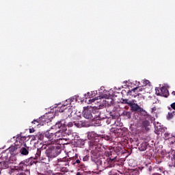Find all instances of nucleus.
Masks as SVG:
<instances>
[{
	"instance_id": "obj_14",
	"label": "nucleus",
	"mask_w": 175,
	"mask_h": 175,
	"mask_svg": "<svg viewBox=\"0 0 175 175\" xmlns=\"http://www.w3.org/2000/svg\"><path fill=\"white\" fill-rule=\"evenodd\" d=\"M44 124H46V119L42 117L38 119L33 120L31 122V124H32V126H33V128L36 126H39V125H44Z\"/></svg>"
},
{
	"instance_id": "obj_5",
	"label": "nucleus",
	"mask_w": 175,
	"mask_h": 175,
	"mask_svg": "<svg viewBox=\"0 0 175 175\" xmlns=\"http://www.w3.org/2000/svg\"><path fill=\"white\" fill-rule=\"evenodd\" d=\"M54 145L55 144H48V146H50L48 147L45 152L46 155L51 158H55L58 156V153L57 152V146Z\"/></svg>"
},
{
	"instance_id": "obj_3",
	"label": "nucleus",
	"mask_w": 175,
	"mask_h": 175,
	"mask_svg": "<svg viewBox=\"0 0 175 175\" xmlns=\"http://www.w3.org/2000/svg\"><path fill=\"white\" fill-rule=\"evenodd\" d=\"M62 132H64L62 130H59L55 133L46 131L44 136L48 139L47 144H55V146L59 144L62 140Z\"/></svg>"
},
{
	"instance_id": "obj_45",
	"label": "nucleus",
	"mask_w": 175,
	"mask_h": 175,
	"mask_svg": "<svg viewBox=\"0 0 175 175\" xmlns=\"http://www.w3.org/2000/svg\"><path fill=\"white\" fill-rule=\"evenodd\" d=\"M157 111V107H154L152 108V111Z\"/></svg>"
},
{
	"instance_id": "obj_50",
	"label": "nucleus",
	"mask_w": 175,
	"mask_h": 175,
	"mask_svg": "<svg viewBox=\"0 0 175 175\" xmlns=\"http://www.w3.org/2000/svg\"><path fill=\"white\" fill-rule=\"evenodd\" d=\"M159 170H162V168H159Z\"/></svg>"
},
{
	"instance_id": "obj_11",
	"label": "nucleus",
	"mask_w": 175,
	"mask_h": 175,
	"mask_svg": "<svg viewBox=\"0 0 175 175\" xmlns=\"http://www.w3.org/2000/svg\"><path fill=\"white\" fill-rule=\"evenodd\" d=\"M72 110V107L66 109L64 112L62 113V121H65V120H68L69 117H72V113H73Z\"/></svg>"
},
{
	"instance_id": "obj_39",
	"label": "nucleus",
	"mask_w": 175,
	"mask_h": 175,
	"mask_svg": "<svg viewBox=\"0 0 175 175\" xmlns=\"http://www.w3.org/2000/svg\"><path fill=\"white\" fill-rule=\"evenodd\" d=\"M89 159H90V156H88V155H86V156L83 157V162H87L89 161Z\"/></svg>"
},
{
	"instance_id": "obj_27",
	"label": "nucleus",
	"mask_w": 175,
	"mask_h": 175,
	"mask_svg": "<svg viewBox=\"0 0 175 175\" xmlns=\"http://www.w3.org/2000/svg\"><path fill=\"white\" fill-rule=\"evenodd\" d=\"M139 150L140 151H146L147 150V144L146 142L141 144Z\"/></svg>"
},
{
	"instance_id": "obj_36",
	"label": "nucleus",
	"mask_w": 175,
	"mask_h": 175,
	"mask_svg": "<svg viewBox=\"0 0 175 175\" xmlns=\"http://www.w3.org/2000/svg\"><path fill=\"white\" fill-rule=\"evenodd\" d=\"M142 86L146 87V85H148L150 84V81L146 79L142 81Z\"/></svg>"
},
{
	"instance_id": "obj_12",
	"label": "nucleus",
	"mask_w": 175,
	"mask_h": 175,
	"mask_svg": "<svg viewBox=\"0 0 175 175\" xmlns=\"http://www.w3.org/2000/svg\"><path fill=\"white\" fill-rule=\"evenodd\" d=\"M8 151L10 154H11L13 157H15V155H18V154H20V146H12L8 148Z\"/></svg>"
},
{
	"instance_id": "obj_25",
	"label": "nucleus",
	"mask_w": 175,
	"mask_h": 175,
	"mask_svg": "<svg viewBox=\"0 0 175 175\" xmlns=\"http://www.w3.org/2000/svg\"><path fill=\"white\" fill-rule=\"evenodd\" d=\"M133 101V100H131L126 99V98H121V100H120V103L122 105H129V106H131Z\"/></svg>"
},
{
	"instance_id": "obj_37",
	"label": "nucleus",
	"mask_w": 175,
	"mask_h": 175,
	"mask_svg": "<svg viewBox=\"0 0 175 175\" xmlns=\"http://www.w3.org/2000/svg\"><path fill=\"white\" fill-rule=\"evenodd\" d=\"M170 137V133H164V139L165 140H169Z\"/></svg>"
},
{
	"instance_id": "obj_47",
	"label": "nucleus",
	"mask_w": 175,
	"mask_h": 175,
	"mask_svg": "<svg viewBox=\"0 0 175 175\" xmlns=\"http://www.w3.org/2000/svg\"><path fill=\"white\" fill-rule=\"evenodd\" d=\"M114 102V100H113V99H111V101H110V105H113V103Z\"/></svg>"
},
{
	"instance_id": "obj_22",
	"label": "nucleus",
	"mask_w": 175,
	"mask_h": 175,
	"mask_svg": "<svg viewBox=\"0 0 175 175\" xmlns=\"http://www.w3.org/2000/svg\"><path fill=\"white\" fill-rule=\"evenodd\" d=\"M142 128H144L146 131H150V128H148V126H150V121L147 120H142Z\"/></svg>"
},
{
	"instance_id": "obj_1",
	"label": "nucleus",
	"mask_w": 175,
	"mask_h": 175,
	"mask_svg": "<svg viewBox=\"0 0 175 175\" xmlns=\"http://www.w3.org/2000/svg\"><path fill=\"white\" fill-rule=\"evenodd\" d=\"M104 155L107 157V159L104 162L102 159L97 160V165L104 167H111V163H114L117 159V152L114 150L108 149L105 151Z\"/></svg>"
},
{
	"instance_id": "obj_23",
	"label": "nucleus",
	"mask_w": 175,
	"mask_h": 175,
	"mask_svg": "<svg viewBox=\"0 0 175 175\" xmlns=\"http://www.w3.org/2000/svg\"><path fill=\"white\" fill-rule=\"evenodd\" d=\"M168 110H170V112H168L167 118V120H172V118H173V117L175 116V111L170 107H168Z\"/></svg>"
},
{
	"instance_id": "obj_9",
	"label": "nucleus",
	"mask_w": 175,
	"mask_h": 175,
	"mask_svg": "<svg viewBox=\"0 0 175 175\" xmlns=\"http://www.w3.org/2000/svg\"><path fill=\"white\" fill-rule=\"evenodd\" d=\"M102 107H103V106L102 105L92 107V113L93 116V118H102V115H100V112L99 111V110H100Z\"/></svg>"
},
{
	"instance_id": "obj_18",
	"label": "nucleus",
	"mask_w": 175,
	"mask_h": 175,
	"mask_svg": "<svg viewBox=\"0 0 175 175\" xmlns=\"http://www.w3.org/2000/svg\"><path fill=\"white\" fill-rule=\"evenodd\" d=\"M20 154L22 155H28L29 154V147H27V144H23V147H20Z\"/></svg>"
},
{
	"instance_id": "obj_42",
	"label": "nucleus",
	"mask_w": 175,
	"mask_h": 175,
	"mask_svg": "<svg viewBox=\"0 0 175 175\" xmlns=\"http://www.w3.org/2000/svg\"><path fill=\"white\" fill-rule=\"evenodd\" d=\"M35 127H32L31 129H29V133H33L35 132Z\"/></svg>"
},
{
	"instance_id": "obj_16",
	"label": "nucleus",
	"mask_w": 175,
	"mask_h": 175,
	"mask_svg": "<svg viewBox=\"0 0 175 175\" xmlns=\"http://www.w3.org/2000/svg\"><path fill=\"white\" fill-rule=\"evenodd\" d=\"M55 128H57L58 129H60V131H66V122H64V120H62L60 122H57L55 125Z\"/></svg>"
},
{
	"instance_id": "obj_26",
	"label": "nucleus",
	"mask_w": 175,
	"mask_h": 175,
	"mask_svg": "<svg viewBox=\"0 0 175 175\" xmlns=\"http://www.w3.org/2000/svg\"><path fill=\"white\" fill-rule=\"evenodd\" d=\"M16 140H17V142H18V140H19V143H21V146H23V144H25L24 141L25 140V137L21 136V135H17Z\"/></svg>"
},
{
	"instance_id": "obj_35",
	"label": "nucleus",
	"mask_w": 175,
	"mask_h": 175,
	"mask_svg": "<svg viewBox=\"0 0 175 175\" xmlns=\"http://www.w3.org/2000/svg\"><path fill=\"white\" fill-rule=\"evenodd\" d=\"M66 109H68V108H66L65 105H62V107L59 108L58 111L59 113H64Z\"/></svg>"
},
{
	"instance_id": "obj_38",
	"label": "nucleus",
	"mask_w": 175,
	"mask_h": 175,
	"mask_svg": "<svg viewBox=\"0 0 175 175\" xmlns=\"http://www.w3.org/2000/svg\"><path fill=\"white\" fill-rule=\"evenodd\" d=\"M75 100H76V98L72 97V98L67 99L66 102H68L70 105V103H72V102H74Z\"/></svg>"
},
{
	"instance_id": "obj_31",
	"label": "nucleus",
	"mask_w": 175,
	"mask_h": 175,
	"mask_svg": "<svg viewBox=\"0 0 175 175\" xmlns=\"http://www.w3.org/2000/svg\"><path fill=\"white\" fill-rule=\"evenodd\" d=\"M85 96H86V98H94V96H95V92H88Z\"/></svg>"
},
{
	"instance_id": "obj_4",
	"label": "nucleus",
	"mask_w": 175,
	"mask_h": 175,
	"mask_svg": "<svg viewBox=\"0 0 175 175\" xmlns=\"http://www.w3.org/2000/svg\"><path fill=\"white\" fill-rule=\"evenodd\" d=\"M46 150V146H42V148L35 149L33 150L34 154H35V159H39V161H41L42 163H49L50 162V157H49L47 154L43 155L42 154V152Z\"/></svg>"
},
{
	"instance_id": "obj_2",
	"label": "nucleus",
	"mask_w": 175,
	"mask_h": 175,
	"mask_svg": "<svg viewBox=\"0 0 175 175\" xmlns=\"http://www.w3.org/2000/svg\"><path fill=\"white\" fill-rule=\"evenodd\" d=\"M106 148H107V146H105L102 144H100L99 142H92L90 144V150H91L92 154V159L96 162V160L100 155L106 151Z\"/></svg>"
},
{
	"instance_id": "obj_20",
	"label": "nucleus",
	"mask_w": 175,
	"mask_h": 175,
	"mask_svg": "<svg viewBox=\"0 0 175 175\" xmlns=\"http://www.w3.org/2000/svg\"><path fill=\"white\" fill-rule=\"evenodd\" d=\"M11 173H14L15 175H27L28 172L20 169H12Z\"/></svg>"
},
{
	"instance_id": "obj_19",
	"label": "nucleus",
	"mask_w": 175,
	"mask_h": 175,
	"mask_svg": "<svg viewBox=\"0 0 175 175\" xmlns=\"http://www.w3.org/2000/svg\"><path fill=\"white\" fill-rule=\"evenodd\" d=\"M34 159H36L35 158V157H31L29 159H27L25 161H23V165L25 166H32V165H33V163H36V162L34 161Z\"/></svg>"
},
{
	"instance_id": "obj_7",
	"label": "nucleus",
	"mask_w": 175,
	"mask_h": 175,
	"mask_svg": "<svg viewBox=\"0 0 175 175\" xmlns=\"http://www.w3.org/2000/svg\"><path fill=\"white\" fill-rule=\"evenodd\" d=\"M83 111L82 112L83 116L87 120L94 118V115H92V107L88 106L87 107H83Z\"/></svg>"
},
{
	"instance_id": "obj_48",
	"label": "nucleus",
	"mask_w": 175,
	"mask_h": 175,
	"mask_svg": "<svg viewBox=\"0 0 175 175\" xmlns=\"http://www.w3.org/2000/svg\"><path fill=\"white\" fill-rule=\"evenodd\" d=\"M81 146H84V141L82 142Z\"/></svg>"
},
{
	"instance_id": "obj_49",
	"label": "nucleus",
	"mask_w": 175,
	"mask_h": 175,
	"mask_svg": "<svg viewBox=\"0 0 175 175\" xmlns=\"http://www.w3.org/2000/svg\"><path fill=\"white\" fill-rule=\"evenodd\" d=\"M172 94L175 95V92H172Z\"/></svg>"
},
{
	"instance_id": "obj_34",
	"label": "nucleus",
	"mask_w": 175,
	"mask_h": 175,
	"mask_svg": "<svg viewBox=\"0 0 175 175\" xmlns=\"http://www.w3.org/2000/svg\"><path fill=\"white\" fill-rule=\"evenodd\" d=\"M36 139H38V140L44 141V137L42 134L38 133L36 135Z\"/></svg>"
},
{
	"instance_id": "obj_32",
	"label": "nucleus",
	"mask_w": 175,
	"mask_h": 175,
	"mask_svg": "<svg viewBox=\"0 0 175 175\" xmlns=\"http://www.w3.org/2000/svg\"><path fill=\"white\" fill-rule=\"evenodd\" d=\"M131 114H132V113H131V112L126 111H124L122 113V116H124V117H126V118H129V119L131 118Z\"/></svg>"
},
{
	"instance_id": "obj_28",
	"label": "nucleus",
	"mask_w": 175,
	"mask_h": 175,
	"mask_svg": "<svg viewBox=\"0 0 175 175\" xmlns=\"http://www.w3.org/2000/svg\"><path fill=\"white\" fill-rule=\"evenodd\" d=\"M1 163V169H8L9 167V162L8 161H2Z\"/></svg>"
},
{
	"instance_id": "obj_10",
	"label": "nucleus",
	"mask_w": 175,
	"mask_h": 175,
	"mask_svg": "<svg viewBox=\"0 0 175 175\" xmlns=\"http://www.w3.org/2000/svg\"><path fill=\"white\" fill-rule=\"evenodd\" d=\"M156 94L159 96H164V98H167L169 96V90L165 87L159 88L156 89Z\"/></svg>"
},
{
	"instance_id": "obj_15",
	"label": "nucleus",
	"mask_w": 175,
	"mask_h": 175,
	"mask_svg": "<svg viewBox=\"0 0 175 175\" xmlns=\"http://www.w3.org/2000/svg\"><path fill=\"white\" fill-rule=\"evenodd\" d=\"M130 107L131 111H136L137 113H139V111H142V110H143V108L139 106V105H137V103H135V100H133V102L130 105Z\"/></svg>"
},
{
	"instance_id": "obj_8",
	"label": "nucleus",
	"mask_w": 175,
	"mask_h": 175,
	"mask_svg": "<svg viewBox=\"0 0 175 175\" xmlns=\"http://www.w3.org/2000/svg\"><path fill=\"white\" fill-rule=\"evenodd\" d=\"M143 90L144 89L140 87L134 88L131 90H129L127 94L130 95L131 96H133V98H136V96H139V95H142L140 92H142Z\"/></svg>"
},
{
	"instance_id": "obj_41",
	"label": "nucleus",
	"mask_w": 175,
	"mask_h": 175,
	"mask_svg": "<svg viewBox=\"0 0 175 175\" xmlns=\"http://www.w3.org/2000/svg\"><path fill=\"white\" fill-rule=\"evenodd\" d=\"M170 106H171L170 109H172V110L175 111V103H172L170 105Z\"/></svg>"
},
{
	"instance_id": "obj_44",
	"label": "nucleus",
	"mask_w": 175,
	"mask_h": 175,
	"mask_svg": "<svg viewBox=\"0 0 175 175\" xmlns=\"http://www.w3.org/2000/svg\"><path fill=\"white\" fill-rule=\"evenodd\" d=\"M172 167H175V159L172 160V164L171 165Z\"/></svg>"
},
{
	"instance_id": "obj_40",
	"label": "nucleus",
	"mask_w": 175,
	"mask_h": 175,
	"mask_svg": "<svg viewBox=\"0 0 175 175\" xmlns=\"http://www.w3.org/2000/svg\"><path fill=\"white\" fill-rule=\"evenodd\" d=\"M66 126H68V128H72L73 126V122H70L68 123L66 122Z\"/></svg>"
},
{
	"instance_id": "obj_30",
	"label": "nucleus",
	"mask_w": 175,
	"mask_h": 175,
	"mask_svg": "<svg viewBox=\"0 0 175 175\" xmlns=\"http://www.w3.org/2000/svg\"><path fill=\"white\" fill-rule=\"evenodd\" d=\"M74 162L72 163V165H77V166H79V165H80V163H81V161H80V159H77V157H74Z\"/></svg>"
},
{
	"instance_id": "obj_24",
	"label": "nucleus",
	"mask_w": 175,
	"mask_h": 175,
	"mask_svg": "<svg viewBox=\"0 0 175 175\" xmlns=\"http://www.w3.org/2000/svg\"><path fill=\"white\" fill-rule=\"evenodd\" d=\"M76 118L78 120H74L73 124L75 125V126H77V128H81V124H83V122H81V121L79 120L80 117L77 116Z\"/></svg>"
},
{
	"instance_id": "obj_21",
	"label": "nucleus",
	"mask_w": 175,
	"mask_h": 175,
	"mask_svg": "<svg viewBox=\"0 0 175 175\" xmlns=\"http://www.w3.org/2000/svg\"><path fill=\"white\" fill-rule=\"evenodd\" d=\"M154 133H156V135H158V136H159V135L165 133V128H163L161 126H156L154 128Z\"/></svg>"
},
{
	"instance_id": "obj_29",
	"label": "nucleus",
	"mask_w": 175,
	"mask_h": 175,
	"mask_svg": "<svg viewBox=\"0 0 175 175\" xmlns=\"http://www.w3.org/2000/svg\"><path fill=\"white\" fill-rule=\"evenodd\" d=\"M102 139H105V140H107V142H111V140H113L110 135H101V140Z\"/></svg>"
},
{
	"instance_id": "obj_46",
	"label": "nucleus",
	"mask_w": 175,
	"mask_h": 175,
	"mask_svg": "<svg viewBox=\"0 0 175 175\" xmlns=\"http://www.w3.org/2000/svg\"><path fill=\"white\" fill-rule=\"evenodd\" d=\"M76 175H83V172H77Z\"/></svg>"
},
{
	"instance_id": "obj_43",
	"label": "nucleus",
	"mask_w": 175,
	"mask_h": 175,
	"mask_svg": "<svg viewBox=\"0 0 175 175\" xmlns=\"http://www.w3.org/2000/svg\"><path fill=\"white\" fill-rule=\"evenodd\" d=\"M95 100H96L95 98H92V99H90L89 100L90 103H94V102H95Z\"/></svg>"
},
{
	"instance_id": "obj_13",
	"label": "nucleus",
	"mask_w": 175,
	"mask_h": 175,
	"mask_svg": "<svg viewBox=\"0 0 175 175\" xmlns=\"http://www.w3.org/2000/svg\"><path fill=\"white\" fill-rule=\"evenodd\" d=\"M69 167V160L66 158H64L57 163V167L59 169H66Z\"/></svg>"
},
{
	"instance_id": "obj_6",
	"label": "nucleus",
	"mask_w": 175,
	"mask_h": 175,
	"mask_svg": "<svg viewBox=\"0 0 175 175\" xmlns=\"http://www.w3.org/2000/svg\"><path fill=\"white\" fill-rule=\"evenodd\" d=\"M88 138L89 140H92V143H99L102 140V135H98L95 131H89Z\"/></svg>"
},
{
	"instance_id": "obj_33",
	"label": "nucleus",
	"mask_w": 175,
	"mask_h": 175,
	"mask_svg": "<svg viewBox=\"0 0 175 175\" xmlns=\"http://www.w3.org/2000/svg\"><path fill=\"white\" fill-rule=\"evenodd\" d=\"M141 116H143L145 118H147L148 117V115L147 114V111H146L143 108L142 111H139Z\"/></svg>"
},
{
	"instance_id": "obj_17",
	"label": "nucleus",
	"mask_w": 175,
	"mask_h": 175,
	"mask_svg": "<svg viewBox=\"0 0 175 175\" xmlns=\"http://www.w3.org/2000/svg\"><path fill=\"white\" fill-rule=\"evenodd\" d=\"M111 117L105 118V122L109 124L114 125L116 124V120H117V116H116V113H113L111 115Z\"/></svg>"
}]
</instances>
